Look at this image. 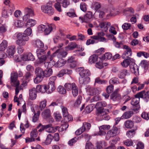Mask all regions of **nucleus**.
I'll use <instances>...</instances> for the list:
<instances>
[{
  "mask_svg": "<svg viewBox=\"0 0 149 149\" xmlns=\"http://www.w3.org/2000/svg\"><path fill=\"white\" fill-rule=\"evenodd\" d=\"M50 126V125H42L41 123H40L37 127V128L38 129L40 127V129L38 130V131L39 132H41L44 131L45 129L47 130Z\"/></svg>",
  "mask_w": 149,
  "mask_h": 149,
  "instance_id": "40",
  "label": "nucleus"
},
{
  "mask_svg": "<svg viewBox=\"0 0 149 149\" xmlns=\"http://www.w3.org/2000/svg\"><path fill=\"white\" fill-rule=\"evenodd\" d=\"M29 97L30 99L32 100L36 98L37 91L35 88H33L29 90Z\"/></svg>",
  "mask_w": 149,
  "mask_h": 149,
  "instance_id": "23",
  "label": "nucleus"
},
{
  "mask_svg": "<svg viewBox=\"0 0 149 149\" xmlns=\"http://www.w3.org/2000/svg\"><path fill=\"white\" fill-rule=\"evenodd\" d=\"M75 84L74 83H73L72 84L66 83L65 84L64 86L65 89L67 91H71Z\"/></svg>",
  "mask_w": 149,
  "mask_h": 149,
  "instance_id": "43",
  "label": "nucleus"
},
{
  "mask_svg": "<svg viewBox=\"0 0 149 149\" xmlns=\"http://www.w3.org/2000/svg\"><path fill=\"white\" fill-rule=\"evenodd\" d=\"M90 91L91 92V95H96L100 93L101 90L100 88H91Z\"/></svg>",
  "mask_w": 149,
  "mask_h": 149,
  "instance_id": "45",
  "label": "nucleus"
},
{
  "mask_svg": "<svg viewBox=\"0 0 149 149\" xmlns=\"http://www.w3.org/2000/svg\"><path fill=\"white\" fill-rule=\"evenodd\" d=\"M86 149H94L93 146L90 142H87L86 146Z\"/></svg>",
  "mask_w": 149,
  "mask_h": 149,
  "instance_id": "64",
  "label": "nucleus"
},
{
  "mask_svg": "<svg viewBox=\"0 0 149 149\" xmlns=\"http://www.w3.org/2000/svg\"><path fill=\"white\" fill-rule=\"evenodd\" d=\"M109 82L111 85L113 84H117L119 83L118 79L116 77H113L109 81Z\"/></svg>",
  "mask_w": 149,
  "mask_h": 149,
  "instance_id": "54",
  "label": "nucleus"
},
{
  "mask_svg": "<svg viewBox=\"0 0 149 149\" xmlns=\"http://www.w3.org/2000/svg\"><path fill=\"white\" fill-rule=\"evenodd\" d=\"M113 90V86L110 85L107 87L106 90L107 93H110L112 92Z\"/></svg>",
  "mask_w": 149,
  "mask_h": 149,
  "instance_id": "63",
  "label": "nucleus"
},
{
  "mask_svg": "<svg viewBox=\"0 0 149 149\" xmlns=\"http://www.w3.org/2000/svg\"><path fill=\"white\" fill-rule=\"evenodd\" d=\"M41 9L42 12L49 15H53L54 13V8L52 6L48 4L42 6Z\"/></svg>",
  "mask_w": 149,
  "mask_h": 149,
  "instance_id": "5",
  "label": "nucleus"
},
{
  "mask_svg": "<svg viewBox=\"0 0 149 149\" xmlns=\"http://www.w3.org/2000/svg\"><path fill=\"white\" fill-rule=\"evenodd\" d=\"M134 114V112L132 111H128L125 112L121 116L122 119H128L131 117Z\"/></svg>",
  "mask_w": 149,
  "mask_h": 149,
  "instance_id": "27",
  "label": "nucleus"
},
{
  "mask_svg": "<svg viewBox=\"0 0 149 149\" xmlns=\"http://www.w3.org/2000/svg\"><path fill=\"white\" fill-rule=\"evenodd\" d=\"M90 81L89 77H81L79 79V83L81 84H88Z\"/></svg>",
  "mask_w": 149,
  "mask_h": 149,
  "instance_id": "26",
  "label": "nucleus"
},
{
  "mask_svg": "<svg viewBox=\"0 0 149 149\" xmlns=\"http://www.w3.org/2000/svg\"><path fill=\"white\" fill-rule=\"evenodd\" d=\"M47 49V46L45 47L44 49H38L36 50V54L39 59V61L40 63H43L47 60L51 61L52 59V55H50L51 52L49 51L46 55V51Z\"/></svg>",
  "mask_w": 149,
  "mask_h": 149,
  "instance_id": "1",
  "label": "nucleus"
},
{
  "mask_svg": "<svg viewBox=\"0 0 149 149\" xmlns=\"http://www.w3.org/2000/svg\"><path fill=\"white\" fill-rule=\"evenodd\" d=\"M34 46L35 47L39 48V49H41L44 47V43L40 40H37L35 41L34 43Z\"/></svg>",
  "mask_w": 149,
  "mask_h": 149,
  "instance_id": "37",
  "label": "nucleus"
},
{
  "mask_svg": "<svg viewBox=\"0 0 149 149\" xmlns=\"http://www.w3.org/2000/svg\"><path fill=\"white\" fill-rule=\"evenodd\" d=\"M113 44L116 47L118 48H121L122 47L123 48V46L125 45L122 42H118L116 41H113Z\"/></svg>",
  "mask_w": 149,
  "mask_h": 149,
  "instance_id": "57",
  "label": "nucleus"
},
{
  "mask_svg": "<svg viewBox=\"0 0 149 149\" xmlns=\"http://www.w3.org/2000/svg\"><path fill=\"white\" fill-rule=\"evenodd\" d=\"M79 74L81 77H89L91 75L90 71L88 70H84V68H80L79 70Z\"/></svg>",
  "mask_w": 149,
  "mask_h": 149,
  "instance_id": "13",
  "label": "nucleus"
},
{
  "mask_svg": "<svg viewBox=\"0 0 149 149\" xmlns=\"http://www.w3.org/2000/svg\"><path fill=\"white\" fill-rule=\"evenodd\" d=\"M32 75V73L31 72H26L24 76L22 79L23 83L22 85L24 86L26 85L27 83L29 81V79L31 78Z\"/></svg>",
  "mask_w": 149,
  "mask_h": 149,
  "instance_id": "18",
  "label": "nucleus"
},
{
  "mask_svg": "<svg viewBox=\"0 0 149 149\" xmlns=\"http://www.w3.org/2000/svg\"><path fill=\"white\" fill-rule=\"evenodd\" d=\"M130 67L132 73H134L136 75L138 74V68L137 65L135 64L134 60L131 64H130Z\"/></svg>",
  "mask_w": 149,
  "mask_h": 149,
  "instance_id": "15",
  "label": "nucleus"
},
{
  "mask_svg": "<svg viewBox=\"0 0 149 149\" xmlns=\"http://www.w3.org/2000/svg\"><path fill=\"white\" fill-rule=\"evenodd\" d=\"M43 117L45 119L49 118L51 116L50 110L49 109L45 110L42 113Z\"/></svg>",
  "mask_w": 149,
  "mask_h": 149,
  "instance_id": "32",
  "label": "nucleus"
},
{
  "mask_svg": "<svg viewBox=\"0 0 149 149\" xmlns=\"http://www.w3.org/2000/svg\"><path fill=\"white\" fill-rule=\"evenodd\" d=\"M125 127L127 128H131L134 125L133 122L131 120H127L124 123Z\"/></svg>",
  "mask_w": 149,
  "mask_h": 149,
  "instance_id": "42",
  "label": "nucleus"
},
{
  "mask_svg": "<svg viewBox=\"0 0 149 149\" xmlns=\"http://www.w3.org/2000/svg\"><path fill=\"white\" fill-rule=\"evenodd\" d=\"M72 71L68 69H63L61 70L57 75V76L58 77H61L66 74H70L71 73Z\"/></svg>",
  "mask_w": 149,
  "mask_h": 149,
  "instance_id": "29",
  "label": "nucleus"
},
{
  "mask_svg": "<svg viewBox=\"0 0 149 149\" xmlns=\"http://www.w3.org/2000/svg\"><path fill=\"white\" fill-rule=\"evenodd\" d=\"M119 133L118 128L114 126L112 129L109 131L107 134L106 137L108 139L111 137H113L117 135Z\"/></svg>",
  "mask_w": 149,
  "mask_h": 149,
  "instance_id": "6",
  "label": "nucleus"
},
{
  "mask_svg": "<svg viewBox=\"0 0 149 149\" xmlns=\"http://www.w3.org/2000/svg\"><path fill=\"white\" fill-rule=\"evenodd\" d=\"M82 100V97L81 96H79L74 103V106L77 107H78L81 104Z\"/></svg>",
  "mask_w": 149,
  "mask_h": 149,
  "instance_id": "55",
  "label": "nucleus"
},
{
  "mask_svg": "<svg viewBox=\"0 0 149 149\" xmlns=\"http://www.w3.org/2000/svg\"><path fill=\"white\" fill-rule=\"evenodd\" d=\"M123 48L126 49L123 54L122 57L123 59L130 58L132 55V51L131 48L128 46L125 45L123 46Z\"/></svg>",
  "mask_w": 149,
  "mask_h": 149,
  "instance_id": "7",
  "label": "nucleus"
},
{
  "mask_svg": "<svg viewBox=\"0 0 149 149\" xmlns=\"http://www.w3.org/2000/svg\"><path fill=\"white\" fill-rule=\"evenodd\" d=\"M40 113V111H38L36 112V113L34 114V116L32 117V121L33 122L35 123L38 120Z\"/></svg>",
  "mask_w": 149,
  "mask_h": 149,
  "instance_id": "53",
  "label": "nucleus"
},
{
  "mask_svg": "<svg viewBox=\"0 0 149 149\" xmlns=\"http://www.w3.org/2000/svg\"><path fill=\"white\" fill-rule=\"evenodd\" d=\"M72 93L74 97H76L78 94V88L75 84L72 89Z\"/></svg>",
  "mask_w": 149,
  "mask_h": 149,
  "instance_id": "47",
  "label": "nucleus"
},
{
  "mask_svg": "<svg viewBox=\"0 0 149 149\" xmlns=\"http://www.w3.org/2000/svg\"><path fill=\"white\" fill-rule=\"evenodd\" d=\"M17 74L16 72L12 73L11 74V83L16 86H19V82L17 79Z\"/></svg>",
  "mask_w": 149,
  "mask_h": 149,
  "instance_id": "12",
  "label": "nucleus"
},
{
  "mask_svg": "<svg viewBox=\"0 0 149 149\" xmlns=\"http://www.w3.org/2000/svg\"><path fill=\"white\" fill-rule=\"evenodd\" d=\"M48 125H50V127H48L46 131L49 133H54L56 132L57 130H59L60 127L58 126H56L55 127H52V125L51 124H48ZM59 131V130H58Z\"/></svg>",
  "mask_w": 149,
  "mask_h": 149,
  "instance_id": "31",
  "label": "nucleus"
},
{
  "mask_svg": "<svg viewBox=\"0 0 149 149\" xmlns=\"http://www.w3.org/2000/svg\"><path fill=\"white\" fill-rule=\"evenodd\" d=\"M58 92L61 94H65L66 93V89L62 86H60L58 88Z\"/></svg>",
  "mask_w": 149,
  "mask_h": 149,
  "instance_id": "58",
  "label": "nucleus"
},
{
  "mask_svg": "<svg viewBox=\"0 0 149 149\" xmlns=\"http://www.w3.org/2000/svg\"><path fill=\"white\" fill-rule=\"evenodd\" d=\"M107 105L106 102L105 101H101L97 102L95 105V108L97 109L96 113H101V112L104 111L105 109L103 107H105Z\"/></svg>",
  "mask_w": 149,
  "mask_h": 149,
  "instance_id": "8",
  "label": "nucleus"
},
{
  "mask_svg": "<svg viewBox=\"0 0 149 149\" xmlns=\"http://www.w3.org/2000/svg\"><path fill=\"white\" fill-rule=\"evenodd\" d=\"M38 135V132L36 129H33L30 133V137H33L35 139Z\"/></svg>",
  "mask_w": 149,
  "mask_h": 149,
  "instance_id": "50",
  "label": "nucleus"
},
{
  "mask_svg": "<svg viewBox=\"0 0 149 149\" xmlns=\"http://www.w3.org/2000/svg\"><path fill=\"white\" fill-rule=\"evenodd\" d=\"M24 12L25 14H27L31 17L34 16V12L33 8L31 7H26L24 10Z\"/></svg>",
  "mask_w": 149,
  "mask_h": 149,
  "instance_id": "25",
  "label": "nucleus"
},
{
  "mask_svg": "<svg viewBox=\"0 0 149 149\" xmlns=\"http://www.w3.org/2000/svg\"><path fill=\"white\" fill-rule=\"evenodd\" d=\"M15 26L18 27H21L23 25V23L20 20H15L14 22Z\"/></svg>",
  "mask_w": 149,
  "mask_h": 149,
  "instance_id": "59",
  "label": "nucleus"
},
{
  "mask_svg": "<svg viewBox=\"0 0 149 149\" xmlns=\"http://www.w3.org/2000/svg\"><path fill=\"white\" fill-rule=\"evenodd\" d=\"M138 94V93L135 95L134 97L132 100L131 102V104L133 106V110L134 111H138L140 108L139 103L141 97L136 96Z\"/></svg>",
  "mask_w": 149,
  "mask_h": 149,
  "instance_id": "4",
  "label": "nucleus"
},
{
  "mask_svg": "<svg viewBox=\"0 0 149 149\" xmlns=\"http://www.w3.org/2000/svg\"><path fill=\"white\" fill-rule=\"evenodd\" d=\"M54 27L55 25L53 24H41L39 26V29L40 31H44L45 35H48Z\"/></svg>",
  "mask_w": 149,
  "mask_h": 149,
  "instance_id": "3",
  "label": "nucleus"
},
{
  "mask_svg": "<svg viewBox=\"0 0 149 149\" xmlns=\"http://www.w3.org/2000/svg\"><path fill=\"white\" fill-rule=\"evenodd\" d=\"M128 74L129 73L127 70H123L120 71L119 74H118V77L120 78H123Z\"/></svg>",
  "mask_w": 149,
  "mask_h": 149,
  "instance_id": "41",
  "label": "nucleus"
},
{
  "mask_svg": "<svg viewBox=\"0 0 149 149\" xmlns=\"http://www.w3.org/2000/svg\"><path fill=\"white\" fill-rule=\"evenodd\" d=\"M53 138V136H51V134H49L45 141V144L46 145L50 144Z\"/></svg>",
  "mask_w": 149,
  "mask_h": 149,
  "instance_id": "49",
  "label": "nucleus"
},
{
  "mask_svg": "<svg viewBox=\"0 0 149 149\" xmlns=\"http://www.w3.org/2000/svg\"><path fill=\"white\" fill-rule=\"evenodd\" d=\"M104 35L105 34L103 32H100L98 33L95 35L91 36V37L92 39L98 40L100 41L106 42L107 41L106 39L103 37Z\"/></svg>",
  "mask_w": 149,
  "mask_h": 149,
  "instance_id": "9",
  "label": "nucleus"
},
{
  "mask_svg": "<svg viewBox=\"0 0 149 149\" xmlns=\"http://www.w3.org/2000/svg\"><path fill=\"white\" fill-rule=\"evenodd\" d=\"M61 108L62 110L63 117H65V119H67V117L66 116L68 114L67 108L62 105L61 106Z\"/></svg>",
  "mask_w": 149,
  "mask_h": 149,
  "instance_id": "48",
  "label": "nucleus"
},
{
  "mask_svg": "<svg viewBox=\"0 0 149 149\" xmlns=\"http://www.w3.org/2000/svg\"><path fill=\"white\" fill-rule=\"evenodd\" d=\"M60 49H58L55 52L56 54L57 57L60 58L65 57L67 54L66 52L64 51H60Z\"/></svg>",
  "mask_w": 149,
  "mask_h": 149,
  "instance_id": "22",
  "label": "nucleus"
},
{
  "mask_svg": "<svg viewBox=\"0 0 149 149\" xmlns=\"http://www.w3.org/2000/svg\"><path fill=\"white\" fill-rule=\"evenodd\" d=\"M93 17V14L91 12H88L84 16V18L79 17V19L81 21V22H87L89 21V20L91 19Z\"/></svg>",
  "mask_w": 149,
  "mask_h": 149,
  "instance_id": "14",
  "label": "nucleus"
},
{
  "mask_svg": "<svg viewBox=\"0 0 149 149\" xmlns=\"http://www.w3.org/2000/svg\"><path fill=\"white\" fill-rule=\"evenodd\" d=\"M137 129V127H136L134 129H132L130 130H129L126 132V135L129 138H132L135 133V131Z\"/></svg>",
  "mask_w": 149,
  "mask_h": 149,
  "instance_id": "38",
  "label": "nucleus"
},
{
  "mask_svg": "<svg viewBox=\"0 0 149 149\" xmlns=\"http://www.w3.org/2000/svg\"><path fill=\"white\" fill-rule=\"evenodd\" d=\"M110 127L111 126L109 125H104L100 126L99 128L100 131L98 134L100 136L105 135L106 134L105 131L110 129Z\"/></svg>",
  "mask_w": 149,
  "mask_h": 149,
  "instance_id": "16",
  "label": "nucleus"
},
{
  "mask_svg": "<svg viewBox=\"0 0 149 149\" xmlns=\"http://www.w3.org/2000/svg\"><path fill=\"white\" fill-rule=\"evenodd\" d=\"M43 78V77L36 76V78L34 79V82L36 84H38L42 80Z\"/></svg>",
  "mask_w": 149,
  "mask_h": 149,
  "instance_id": "61",
  "label": "nucleus"
},
{
  "mask_svg": "<svg viewBox=\"0 0 149 149\" xmlns=\"http://www.w3.org/2000/svg\"><path fill=\"white\" fill-rule=\"evenodd\" d=\"M12 13V12L11 10H7L3 9L2 11V17L6 18L8 17L10 15H11Z\"/></svg>",
  "mask_w": 149,
  "mask_h": 149,
  "instance_id": "28",
  "label": "nucleus"
},
{
  "mask_svg": "<svg viewBox=\"0 0 149 149\" xmlns=\"http://www.w3.org/2000/svg\"><path fill=\"white\" fill-rule=\"evenodd\" d=\"M36 89L37 90L42 93H45L46 92L47 93V92H48L47 88L46 85H38L36 87Z\"/></svg>",
  "mask_w": 149,
  "mask_h": 149,
  "instance_id": "24",
  "label": "nucleus"
},
{
  "mask_svg": "<svg viewBox=\"0 0 149 149\" xmlns=\"http://www.w3.org/2000/svg\"><path fill=\"white\" fill-rule=\"evenodd\" d=\"M100 3L97 2H93L92 5V7L95 10H97L101 7Z\"/></svg>",
  "mask_w": 149,
  "mask_h": 149,
  "instance_id": "51",
  "label": "nucleus"
},
{
  "mask_svg": "<svg viewBox=\"0 0 149 149\" xmlns=\"http://www.w3.org/2000/svg\"><path fill=\"white\" fill-rule=\"evenodd\" d=\"M52 69L51 68H48L44 71L43 77H49L52 74Z\"/></svg>",
  "mask_w": 149,
  "mask_h": 149,
  "instance_id": "34",
  "label": "nucleus"
},
{
  "mask_svg": "<svg viewBox=\"0 0 149 149\" xmlns=\"http://www.w3.org/2000/svg\"><path fill=\"white\" fill-rule=\"evenodd\" d=\"M36 23V20L34 19H29L27 21L26 24L29 26L32 27L34 26Z\"/></svg>",
  "mask_w": 149,
  "mask_h": 149,
  "instance_id": "44",
  "label": "nucleus"
},
{
  "mask_svg": "<svg viewBox=\"0 0 149 149\" xmlns=\"http://www.w3.org/2000/svg\"><path fill=\"white\" fill-rule=\"evenodd\" d=\"M138 97H141L143 98L146 102H148L149 100V91L146 92L145 90L142 91L138 93L136 95Z\"/></svg>",
  "mask_w": 149,
  "mask_h": 149,
  "instance_id": "10",
  "label": "nucleus"
},
{
  "mask_svg": "<svg viewBox=\"0 0 149 149\" xmlns=\"http://www.w3.org/2000/svg\"><path fill=\"white\" fill-rule=\"evenodd\" d=\"M107 81L105 80H102L100 78L97 77L95 79V83H97L99 84H105L107 83Z\"/></svg>",
  "mask_w": 149,
  "mask_h": 149,
  "instance_id": "60",
  "label": "nucleus"
},
{
  "mask_svg": "<svg viewBox=\"0 0 149 149\" xmlns=\"http://www.w3.org/2000/svg\"><path fill=\"white\" fill-rule=\"evenodd\" d=\"M134 59L130 58H127L124 59V61L121 63V64L123 67L126 68L129 65H130L132 62L134 61Z\"/></svg>",
  "mask_w": 149,
  "mask_h": 149,
  "instance_id": "19",
  "label": "nucleus"
},
{
  "mask_svg": "<svg viewBox=\"0 0 149 149\" xmlns=\"http://www.w3.org/2000/svg\"><path fill=\"white\" fill-rule=\"evenodd\" d=\"M78 140V138L77 137H75L69 141L68 144L70 146H73Z\"/></svg>",
  "mask_w": 149,
  "mask_h": 149,
  "instance_id": "56",
  "label": "nucleus"
},
{
  "mask_svg": "<svg viewBox=\"0 0 149 149\" xmlns=\"http://www.w3.org/2000/svg\"><path fill=\"white\" fill-rule=\"evenodd\" d=\"M99 59L100 60V58H98L97 55L94 54L91 56L90 57L89 59V62L91 64H92L97 61Z\"/></svg>",
  "mask_w": 149,
  "mask_h": 149,
  "instance_id": "33",
  "label": "nucleus"
},
{
  "mask_svg": "<svg viewBox=\"0 0 149 149\" xmlns=\"http://www.w3.org/2000/svg\"><path fill=\"white\" fill-rule=\"evenodd\" d=\"M91 126V124L88 123L84 122L83 123L82 126L81 127L84 130V131L87 130H88L90 128Z\"/></svg>",
  "mask_w": 149,
  "mask_h": 149,
  "instance_id": "52",
  "label": "nucleus"
},
{
  "mask_svg": "<svg viewBox=\"0 0 149 149\" xmlns=\"http://www.w3.org/2000/svg\"><path fill=\"white\" fill-rule=\"evenodd\" d=\"M15 47L14 46H9L7 50V54L9 58H12L15 52Z\"/></svg>",
  "mask_w": 149,
  "mask_h": 149,
  "instance_id": "17",
  "label": "nucleus"
},
{
  "mask_svg": "<svg viewBox=\"0 0 149 149\" xmlns=\"http://www.w3.org/2000/svg\"><path fill=\"white\" fill-rule=\"evenodd\" d=\"M111 24L110 22H102L99 24L100 27L102 29L103 31L106 32L110 26Z\"/></svg>",
  "mask_w": 149,
  "mask_h": 149,
  "instance_id": "20",
  "label": "nucleus"
},
{
  "mask_svg": "<svg viewBox=\"0 0 149 149\" xmlns=\"http://www.w3.org/2000/svg\"><path fill=\"white\" fill-rule=\"evenodd\" d=\"M14 36L17 39L16 40L15 43L19 46H24L26 44V42L28 41L29 39L28 36L22 34L20 33H16Z\"/></svg>",
  "mask_w": 149,
  "mask_h": 149,
  "instance_id": "2",
  "label": "nucleus"
},
{
  "mask_svg": "<svg viewBox=\"0 0 149 149\" xmlns=\"http://www.w3.org/2000/svg\"><path fill=\"white\" fill-rule=\"evenodd\" d=\"M77 48V45L76 43L74 42H71L69 44L65 47V49L66 51L72 50L76 48Z\"/></svg>",
  "mask_w": 149,
  "mask_h": 149,
  "instance_id": "21",
  "label": "nucleus"
},
{
  "mask_svg": "<svg viewBox=\"0 0 149 149\" xmlns=\"http://www.w3.org/2000/svg\"><path fill=\"white\" fill-rule=\"evenodd\" d=\"M109 112V110L108 109H105L104 111L101 112V113H96V114L98 116L102 117V118L104 120H108L110 118V117L107 114V113Z\"/></svg>",
  "mask_w": 149,
  "mask_h": 149,
  "instance_id": "11",
  "label": "nucleus"
},
{
  "mask_svg": "<svg viewBox=\"0 0 149 149\" xmlns=\"http://www.w3.org/2000/svg\"><path fill=\"white\" fill-rule=\"evenodd\" d=\"M81 9L83 11L85 12L86 11V5L84 2L81 3L80 5Z\"/></svg>",
  "mask_w": 149,
  "mask_h": 149,
  "instance_id": "62",
  "label": "nucleus"
},
{
  "mask_svg": "<svg viewBox=\"0 0 149 149\" xmlns=\"http://www.w3.org/2000/svg\"><path fill=\"white\" fill-rule=\"evenodd\" d=\"M55 84H48V92L47 93H50L52 92L55 89Z\"/></svg>",
  "mask_w": 149,
  "mask_h": 149,
  "instance_id": "39",
  "label": "nucleus"
},
{
  "mask_svg": "<svg viewBox=\"0 0 149 149\" xmlns=\"http://www.w3.org/2000/svg\"><path fill=\"white\" fill-rule=\"evenodd\" d=\"M44 71L40 67L37 68L35 70V72L36 76L43 77Z\"/></svg>",
  "mask_w": 149,
  "mask_h": 149,
  "instance_id": "35",
  "label": "nucleus"
},
{
  "mask_svg": "<svg viewBox=\"0 0 149 149\" xmlns=\"http://www.w3.org/2000/svg\"><path fill=\"white\" fill-rule=\"evenodd\" d=\"M59 59L54 64L55 67H60L63 66L66 63L65 61L62 58Z\"/></svg>",
  "mask_w": 149,
  "mask_h": 149,
  "instance_id": "30",
  "label": "nucleus"
},
{
  "mask_svg": "<svg viewBox=\"0 0 149 149\" xmlns=\"http://www.w3.org/2000/svg\"><path fill=\"white\" fill-rule=\"evenodd\" d=\"M62 6L64 8H67L70 5V0H63L61 3Z\"/></svg>",
  "mask_w": 149,
  "mask_h": 149,
  "instance_id": "46",
  "label": "nucleus"
},
{
  "mask_svg": "<svg viewBox=\"0 0 149 149\" xmlns=\"http://www.w3.org/2000/svg\"><path fill=\"white\" fill-rule=\"evenodd\" d=\"M8 46V42L5 40H3L0 44V51H3L5 50Z\"/></svg>",
  "mask_w": 149,
  "mask_h": 149,
  "instance_id": "36",
  "label": "nucleus"
}]
</instances>
